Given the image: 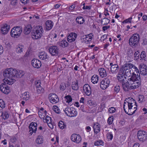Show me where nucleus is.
Instances as JSON below:
<instances>
[{"instance_id":"57","label":"nucleus","mask_w":147,"mask_h":147,"mask_svg":"<svg viewBox=\"0 0 147 147\" xmlns=\"http://www.w3.org/2000/svg\"><path fill=\"white\" fill-rule=\"evenodd\" d=\"M20 1L22 3L26 4L28 2L29 0H20Z\"/></svg>"},{"instance_id":"36","label":"nucleus","mask_w":147,"mask_h":147,"mask_svg":"<svg viewBox=\"0 0 147 147\" xmlns=\"http://www.w3.org/2000/svg\"><path fill=\"white\" fill-rule=\"evenodd\" d=\"M36 142L38 144H40L43 143V140L42 136H38L36 140Z\"/></svg>"},{"instance_id":"15","label":"nucleus","mask_w":147,"mask_h":147,"mask_svg":"<svg viewBox=\"0 0 147 147\" xmlns=\"http://www.w3.org/2000/svg\"><path fill=\"white\" fill-rule=\"evenodd\" d=\"M139 70L140 74L143 76L147 74V66L143 64H141L139 65Z\"/></svg>"},{"instance_id":"38","label":"nucleus","mask_w":147,"mask_h":147,"mask_svg":"<svg viewBox=\"0 0 147 147\" xmlns=\"http://www.w3.org/2000/svg\"><path fill=\"white\" fill-rule=\"evenodd\" d=\"M113 137V135L111 132H109L107 134V138L108 140H111L112 139Z\"/></svg>"},{"instance_id":"12","label":"nucleus","mask_w":147,"mask_h":147,"mask_svg":"<svg viewBox=\"0 0 147 147\" xmlns=\"http://www.w3.org/2000/svg\"><path fill=\"white\" fill-rule=\"evenodd\" d=\"M49 99L51 102L56 103L59 102V99L57 95L55 94H50L49 95Z\"/></svg>"},{"instance_id":"18","label":"nucleus","mask_w":147,"mask_h":147,"mask_svg":"<svg viewBox=\"0 0 147 147\" xmlns=\"http://www.w3.org/2000/svg\"><path fill=\"white\" fill-rule=\"evenodd\" d=\"M31 64L34 68H39L41 65V62L39 60L34 59L32 60Z\"/></svg>"},{"instance_id":"21","label":"nucleus","mask_w":147,"mask_h":147,"mask_svg":"<svg viewBox=\"0 0 147 147\" xmlns=\"http://www.w3.org/2000/svg\"><path fill=\"white\" fill-rule=\"evenodd\" d=\"M9 26L5 24L1 28V32L3 34H6L9 32Z\"/></svg>"},{"instance_id":"53","label":"nucleus","mask_w":147,"mask_h":147,"mask_svg":"<svg viewBox=\"0 0 147 147\" xmlns=\"http://www.w3.org/2000/svg\"><path fill=\"white\" fill-rule=\"evenodd\" d=\"M143 45H147V39L146 38L143 39L142 42Z\"/></svg>"},{"instance_id":"35","label":"nucleus","mask_w":147,"mask_h":147,"mask_svg":"<svg viewBox=\"0 0 147 147\" xmlns=\"http://www.w3.org/2000/svg\"><path fill=\"white\" fill-rule=\"evenodd\" d=\"M23 48V46L19 45L17 46L16 48V51L18 53H21L22 52V49Z\"/></svg>"},{"instance_id":"6","label":"nucleus","mask_w":147,"mask_h":147,"mask_svg":"<svg viewBox=\"0 0 147 147\" xmlns=\"http://www.w3.org/2000/svg\"><path fill=\"white\" fill-rule=\"evenodd\" d=\"M22 32V27L20 26H16L11 29L10 35L13 37L17 38L20 36Z\"/></svg>"},{"instance_id":"24","label":"nucleus","mask_w":147,"mask_h":147,"mask_svg":"<svg viewBox=\"0 0 147 147\" xmlns=\"http://www.w3.org/2000/svg\"><path fill=\"white\" fill-rule=\"evenodd\" d=\"M100 125L97 123L94 124L93 128L95 133L97 134L100 131Z\"/></svg>"},{"instance_id":"46","label":"nucleus","mask_w":147,"mask_h":147,"mask_svg":"<svg viewBox=\"0 0 147 147\" xmlns=\"http://www.w3.org/2000/svg\"><path fill=\"white\" fill-rule=\"evenodd\" d=\"M5 104L2 99H0V107L2 108H3L5 107Z\"/></svg>"},{"instance_id":"25","label":"nucleus","mask_w":147,"mask_h":147,"mask_svg":"<svg viewBox=\"0 0 147 147\" xmlns=\"http://www.w3.org/2000/svg\"><path fill=\"white\" fill-rule=\"evenodd\" d=\"M32 28L30 25H28L26 26L24 30V33L26 34H29L31 31Z\"/></svg>"},{"instance_id":"59","label":"nucleus","mask_w":147,"mask_h":147,"mask_svg":"<svg viewBox=\"0 0 147 147\" xmlns=\"http://www.w3.org/2000/svg\"><path fill=\"white\" fill-rule=\"evenodd\" d=\"M85 39H86V40H87L88 42L89 40L90 41L92 40V38L89 37V36H88V35L86 36Z\"/></svg>"},{"instance_id":"2","label":"nucleus","mask_w":147,"mask_h":147,"mask_svg":"<svg viewBox=\"0 0 147 147\" xmlns=\"http://www.w3.org/2000/svg\"><path fill=\"white\" fill-rule=\"evenodd\" d=\"M17 70L12 68L7 69L3 73V75L7 79L2 84L0 87L1 91L6 94H8L10 92L9 88L6 84H12L15 81L16 78V74Z\"/></svg>"},{"instance_id":"7","label":"nucleus","mask_w":147,"mask_h":147,"mask_svg":"<svg viewBox=\"0 0 147 147\" xmlns=\"http://www.w3.org/2000/svg\"><path fill=\"white\" fill-rule=\"evenodd\" d=\"M140 36L138 34H135L129 39V43L132 47H136L138 43Z\"/></svg>"},{"instance_id":"27","label":"nucleus","mask_w":147,"mask_h":147,"mask_svg":"<svg viewBox=\"0 0 147 147\" xmlns=\"http://www.w3.org/2000/svg\"><path fill=\"white\" fill-rule=\"evenodd\" d=\"M30 96V93L28 92H26L22 94V96L23 99L26 101L28 100Z\"/></svg>"},{"instance_id":"64","label":"nucleus","mask_w":147,"mask_h":147,"mask_svg":"<svg viewBox=\"0 0 147 147\" xmlns=\"http://www.w3.org/2000/svg\"><path fill=\"white\" fill-rule=\"evenodd\" d=\"M60 4H57L55 5L54 7H55V8L57 9L60 6Z\"/></svg>"},{"instance_id":"41","label":"nucleus","mask_w":147,"mask_h":147,"mask_svg":"<svg viewBox=\"0 0 147 147\" xmlns=\"http://www.w3.org/2000/svg\"><path fill=\"white\" fill-rule=\"evenodd\" d=\"M65 100L67 103H69L71 102L72 101V98L71 96L70 95H67L65 96Z\"/></svg>"},{"instance_id":"22","label":"nucleus","mask_w":147,"mask_h":147,"mask_svg":"<svg viewBox=\"0 0 147 147\" xmlns=\"http://www.w3.org/2000/svg\"><path fill=\"white\" fill-rule=\"evenodd\" d=\"M53 26V23L51 21L48 20L45 23V28L47 30H51Z\"/></svg>"},{"instance_id":"63","label":"nucleus","mask_w":147,"mask_h":147,"mask_svg":"<svg viewBox=\"0 0 147 147\" xmlns=\"http://www.w3.org/2000/svg\"><path fill=\"white\" fill-rule=\"evenodd\" d=\"M139 144L138 143H136L133 146V147H139Z\"/></svg>"},{"instance_id":"58","label":"nucleus","mask_w":147,"mask_h":147,"mask_svg":"<svg viewBox=\"0 0 147 147\" xmlns=\"http://www.w3.org/2000/svg\"><path fill=\"white\" fill-rule=\"evenodd\" d=\"M3 51V47L0 45V55L2 54Z\"/></svg>"},{"instance_id":"56","label":"nucleus","mask_w":147,"mask_h":147,"mask_svg":"<svg viewBox=\"0 0 147 147\" xmlns=\"http://www.w3.org/2000/svg\"><path fill=\"white\" fill-rule=\"evenodd\" d=\"M110 26H104L102 28V30L104 31H105L106 30H107L108 29L110 28Z\"/></svg>"},{"instance_id":"52","label":"nucleus","mask_w":147,"mask_h":147,"mask_svg":"<svg viewBox=\"0 0 147 147\" xmlns=\"http://www.w3.org/2000/svg\"><path fill=\"white\" fill-rule=\"evenodd\" d=\"M132 18L131 17H130L129 18H128L127 19H126L123 22H125V23H127L128 22L131 23Z\"/></svg>"},{"instance_id":"50","label":"nucleus","mask_w":147,"mask_h":147,"mask_svg":"<svg viewBox=\"0 0 147 147\" xmlns=\"http://www.w3.org/2000/svg\"><path fill=\"white\" fill-rule=\"evenodd\" d=\"M35 83L36 88L41 86L40 82L39 80L35 81Z\"/></svg>"},{"instance_id":"16","label":"nucleus","mask_w":147,"mask_h":147,"mask_svg":"<svg viewBox=\"0 0 147 147\" xmlns=\"http://www.w3.org/2000/svg\"><path fill=\"white\" fill-rule=\"evenodd\" d=\"M111 67V71L112 74H115L117 73L119 69V66L117 64H113L112 63H110Z\"/></svg>"},{"instance_id":"14","label":"nucleus","mask_w":147,"mask_h":147,"mask_svg":"<svg viewBox=\"0 0 147 147\" xmlns=\"http://www.w3.org/2000/svg\"><path fill=\"white\" fill-rule=\"evenodd\" d=\"M71 139L72 141L77 143H79L82 140L81 136L78 134H73L71 135Z\"/></svg>"},{"instance_id":"39","label":"nucleus","mask_w":147,"mask_h":147,"mask_svg":"<svg viewBox=\"0 0 147 147\" xmlns=\"http://www.w3.org/2000/svg\"><path fill=\"white\" fill-rule=\"evenodd\" d=\"M102 20H103L101 21V22L104 25L107 24L109 22L110 20L108 19L105 18Z\"/></svg>"},{"instance_id":"62","label":"nucleus","mask_w":147,"mask_h":147,"mask_svg":"<svg viewBox=\"0 0 147 147\" xmlns=\"http://www.w3.org/2000/svg\"><path fill=\"white\" fill-rule=\"evenodd\" d=\"M142 19L144 21H145L147 19V16L146 15H144L142 17Z\"/></svg>"},{"instance_id":"34","label":"nucleus","mask_w":147,"mask_h":147,"mask_svg":"<svg viewBox=\"0 0 147 147\" xmlns=\"http://www.w3.org/2000/svg\"><path fill=\"white\" fill-rule=\"evenodd\" d=\"M58 126L61 129H62L65 128L66 127L65 124L61 121H60L59 122Z\"/></svg>"},{"instance_id":"23","label":"nucleus","mask_w":147,"mask_h":147,"mask_svg":"<svg viewBox=\"0 0 147 147\" xmlns=\"http://www.w3.org/2000/svg\"><path fill=\"white\" fill-rule=\"evenodd\" d=\"M99 74L101 77L104 78L107 76V73L106 70L103 68L98 69V70Z\"/></svg>"},{"instance_id":"43","label":"nucleus","mask_w":147,"mask_h":147,"mask_svg":"<svg viewBox=\"0 0 147 147\" xmlns=\"http://www.w3.org/2000/svg\"><path fill=\"white\" fill-rule=\"evenodd\" d=\"M36 91L38 94L41 93L44 91V89L41 86L36 88Z\"/></svg>"},{"instance_id":"4","label":"nucleus","mask_w":147,"mask_h":147,"mask_svg":"<svg viewBox=\"0 0 147 147\" xmlns=\"http://www.w3.org/2000/svg\"><path fill=\"white\" fill-rule=\"evenodd\" d=\"M133 66V65L129 63H127L123 65L119 70V73L120 74H125L127 76H129V77L130 74H131V67Z\"/></svg>"},{"instance_id":"60","label":"nucleus","mask_w":147,"mask_h":147,"mask_svg":"<svg viewBox=\"0 0 147 147\" xmlns=\"http://www.w3.org/2000/svg\"><path fill=\"white\" fill-rule=\"evenodd\" d=\"M48 126L51 129H53V125L51 122L49 123H47Z\"/></svg>"},{"instance_id":"44","label":"nucleus","mask_w":147,"mask_h":147,"mask_svg":"<svg viewBox=\"0 0 147 147\" xmlns=\"http://www.w3.org/2000/svg\"><path fill=\"white\" fill-rule=\"evenodd\" d=\"M120 87L119 85L115 86L114 88V92L118 93L120 90Z\"/></svg>"},{"instance_id":"5","label":"nucleus","mask_w":147,"mask_h":147,"mask_svg":"<svg viewBox=\"0 0 147 147\" xmlns=\"http://www.w3.org/2000/svg\"><path fill=\"white\" fill-rule=\"evenodd\" d=\"M44 32V30L42 26H37L35 30H33L32 32V38L35 39L40 38L43 36Z\"/></svg>"},{"instance_id":"42","label":"nucleus","mask_w":147,"mask_h":147,"mask_svg":"<svg viewBox=\"0 0 147 147\" xmlns=\"http://www.w3.org/2000/svg\"><path fill=\"white\" fill-rule=\"evenodd\" d=\"M61 44L62 47H65L68 45V43L66 41V40H62L61 42Z\"/></svg>"},{"instance_id":"13","label":"nucleus","mask_w":147,"mask_h":147,"mask_svg":"<svg viewBox=\"0 0 147 147\" xmlns=\"http://www.w3.org/2000/svg\"><path fill=\"white\" fill-rule=\"evenodd\" d=\"M37 124L36 122L31 123L29 126V134L31 135L33 133H35L37 129Z\"/></svg>"},{"instance_id":"17","label":"nucleus","mask_w":147,"mask_h":147,"mask_svg":"<svg viewBox=\"0 0 147 147\" xmlns=\"http://www.w3.org/2000/svg\"><path fill=\"white\" fill-rule=\"evenodd\" d=\"M38 57L40 59L45 61H47L49 57L47 53L44 51L39 53Z\"/></svg>"},{"instance_id":"54","label":"nucleus","mask_w":147,"mask_h":147,"mask_svg":"<svg viewBox=\"0 0 147 147\" xmlns=\"http://www.w3.org/2000/svg\"><path fill=\"white\" fill-rule=\"evenodd\" d=\"M140 53L138 51H137V52H135L134 55V56L135 57H138L140 55Z\"/></svg>"},{"instance_id":"61","label":"nucleus","mask_w":147,"mask_h":147,"mask_svg":"<svg viewBox=\"0 0 147 147\" xmlns=\"http://www.w3.org/2000/svg\"><path fill=\"white\" fill-rule=\"evenodd\" d=\"M86 129L87 132H89L91 130V128L90 127L88 126L86 127Z\"/></svg>"},{"instance_id":"31","label":"nucleus","mask_w":147,"mask_h":147,"mask_svg":"<svg viewBox=\"0 0 147 147\" xmlns=\"http://www.w3.org/2000/svg\"><path fill=\"white\" fill-rule=\"evenodd\" d=\"M146 53L145 51H142L140 55V60L146 61Z\"/></svg>"},{"instance_id":"1","label":"nucleus","mask_w":147,"mask_h":147,"mask_svg":"<svg viewBox=\"0 0 147 147\" xmlns=\"http://www.w3.org/2000/svg\"><path fill=\"white\" fill-rule=\"evenodd\" d=\"M125 75V74H120L119 73L117 78L119 81L122 84L124 90L128 91L129 89H135L139 86L141 79L139 76L137 78L135 75L134 74L127 79Z\"/></svg>"},{"instance_id":"29","label":"nucleus","mask_w":147,"mask_h":147,"mask_svg":"<svg viewBox=\"0 0 147 147\" xmlns=\"http://www.w3.org/2000/svg\"><path fill=\"white\" fill-rule=\"evenodd\" d=\"M91 80L93 83H97L98 81V76L96 75H94L92 77Z\"/></svg>"},{"instance_id":"9","label":"nucleus","mask_w":147,"mask_h":147,"mask_svg":"<svg viewBox=\"0 0 147 147\" xmlns=\"http://www.w3.org/2000/svg\"><path fill=\"white\" fill-rule=\"evenodd\" d=\"M137 137L140 142H143L147 139V134L146 131L140 130L137 132Z\"/></svg>"},{"instance_id":"40","label":"nucleus","mask_w":147,"mask_h":147,"mask_svg":"<svg viewBox=\"0 0 147 147\" xmlns=\"http://www.w3.org/2000/svg\"><path fill=\"white\" fill-rule=\"evenodd\" d=\"M94 144L95 146L103 145L104 142L102 140H100L95 142Z\"/></svg>"},{"instance_id":"26","label":"nucleus","mask_w":147,"mask_h":147,"mask_svg":"<svg viewBox=\"0 0 147 147\" xmlns=\"http://www.w3.org/2000/svg\"><path fill=\"white\" fill-rule=\"evenodd\" d=\"M72 89L75 90H78L79 88L78 81L77 80L73 82L71 85Z\"/></svg>"},{"instance_id":"33","label":"nucleus","mask_w":147,"mask_h":147,"mask_svg":"<svg viewBox=\"0 0 147 147\" xmlns=\"http://www.w3.org/2000/svg\"><path fill=\"white\" fill-rule=\"evenodd\" d=\"M1 116H2L3 118L4 119H7L9 117V114L8 112L6 111H4L3 112L1 111Z\"/></svg>"},{"instance_id":"47","label":"nucleus","mask_w":147,"mask_h":147,"mask_svg":"<svg viewBox=\"0 0 147 147\" xmlns=\"http://www.w3.org/2000/svg\"><path fill=\"white\" fill-rule=\"evenodd\" d=\"M113 116L110 117L107 120V123L109 125H111L113 121Z\"/></svg>"},{"instance_id":"8","label":"nucleus","mask_w":147,"mask_h":147,"mask_svg":"<svg viewBox=\"0 0 147 147\" xmlns=\"http://www.w3.org/2000/svg\"><path fill=\"white\" fill-rule=\"evenodd\" d=\"M66 115L69 117H74L77 115L76 110L74 108L67 107L64 110Z\"/></svg>"},{"instance_id":"32","label":"nucleus","mask_w":147,"mask_h":147,"mask_svg":"<svg viewBox=\"0 0 147 147\" xmlns=\"http://www.w3.org/2000/svg\"><path fill=\"white\" fill-rule=\"evenodd\" d=\"M76 22L78 24H83L84 22V19L82 17H77L76 19Z\"/></svg>"},{"instance_id":"37","label":"nucleus","mask_w":147,"mask_h":147,"mask_svg":"<svg viewBox=\"0 0 147 147\" xmlns=\"http://www.w3.org/2000/svg\"><path fill=\"white\" fill-rule=\"evenodd\" d=\"M144 97L143 95H140L138 97V101L140 103H142L145 101Z\"/></svg>"},{"instance_id":"45","label":"nucleus","mask_w":147,"mask_h":147,"mask_svg":"<svg viewBox=\"0 0 147 147\" xmlns=\"http://www.w3.org/2000/svg\"><path fill=\"white\" fill-rule=\"evenodd\" d=\"M44 122H46L47 123L51 122V117L47 115L45 118V121Z\"/></svg>"},{"instance_id":"10","label":"nucleus","mask_w":147,"mask_h":147,"mask_svg":"<svg viewBox=\"0 0 147 147\" xmlns=\"http://www.w3.org/2000/svg\"><path fill=\"white\" fill-rule=\"evenodd\" d=\"M111 76H108L101 82L100 86L102 89H105L108 87L110 84V80L111 79Z\"/></svg>"},{"instance_id":"28","label":"nucleus","mask_w":147,"mask_h":147,"mask_svg":"<svg viewBox=\"0 0 147 147\" xmlns=\"http://www.w3.org/2000/svg\"><path fill=\"white\" fill-rule=\"evenodd\" d=\"M132 68L134 69L135 72L133 73L132 75L134 74L135 75L136 78H137L138 76H139L140 78V74L139 73V70L138 68L135 65H133V67H131V68Z\"/></svg>"},{"instance_id":"49","label":"nucleus","mask_w":147,"mask_h":147,"mask_svg":"<svg viewBox=\"0 0 147 147\" xmlns=\"http://www.w3.org/2000/svg\"><path fill=\"white\" fill-rule=\"evenodd\" d=\"M66 86L65 83L61 84L60 85V89L62 90H64L66 88Z\"/></svg>"},{"instance_id":"30","label":"nucleus","mask_w":147,"mask_h":147,"mask_svg":"<svg viewBox=\"0 0 147 147\" xmlns=\"http://www.w3.org/2000/svg\"><path fill=\"white\" fill-rule=\"evenodd\" d=\"M25 74V72L22 70L17 71V73L16 74V78L22 77Z\"/></svg>"},{"instance_id":"20","label":"nucleus","mask_w":147,"mask_h":147,"mask_svg":"<svg viewBox=\"0 0 147 147\" xmlns=\"http://www.w3.org/2000/svg\"><path fill=\"white\" fill-rule=\"evenodd\" d=\"M83 90L87 96L90 95L91 93V89L88 84H85L83 86Z\"/></svg>"},{"instance_id":"48","label":"nucleus","mask_w":147,"mask_h":147,"mask_svg":"<svg viewBox=\"0 0 147 147\" xmlns=\"http://www.w3.org/2000/svg\"><path fill=\"white\" fill-rule=\"evenodd\" d=\"M116 111L114 107H111L109 108L108 111L111 113H113L115 112Z\"/></svg>"},{"instance_id":"51","label":"nucleus","mask_w":147,"mask_h":147,"mask_svg":"<svg viewBox=\"0 0 147 147\" xmlns=\"http://www.w3.org/2000/svg\"><path fill=\"white\" fill-rule=\"evenodd\" d=\"M16 140V138L14 136L12 137L10 139V141L13 143L15 142Z\"/></svg>"},{"instance_id":"55","label":"nucleus","mask_w":147,"mask_h":147,"mask_svg":"<svg viewBox=\"0 0 147 147\" xmlns=\"http://www.w3.org/2000/svg\"><path fill=\"white\" fill-rule=\"evenodd\" d=\"M75 7V5L74 4H73L69 7V10L72 11L73 10Z\"/></svg>"},{"instance_id":"3","label":"nucleus","mask_w":147,"mask_h":147,"mask_svg":"<svg viewBox=\"0 0 147 147\" xmlns=\"http://www.w3.org/2000/svg\"><path fill=\"white\" fill-rule=\"evenodd\" d=\"M135 102V100L133 99L131 100L130 99L127 102H124L123 104V108L125 112L129 115H132L134 114L136 110V109L134 110L133 112L131 111L132 107H134V104Z\"/></svg>"},{"instance_id":"11","label":"nucleus","mask_w":147,"mask_h":147,"mask_svg":"<svg viewBox=\"0 0 147 147\" xmlns=\"http://www.w3.org/2000/svg\"><path fill=\"white\" fill-rule=\"evenodd\" d=\"M49 52L52 56H57L59 53V49L56 46L50 47L49 49Z\"/></svg>"},{"instance_id":"19","label":"nucleus","mask_w":147,"mask_h":147,"mask_svg":"<svg viewBox=\"0 0 147 147\" xmlns=\"http://www.w3.org/2000/svg\"><path fill=\"white\" fill-rule=\"evenodd\" d=\"M77 37V35L75 32L71 33L67 37V40L70 42L74 41Z\"/></svg>"}]
</instances>
